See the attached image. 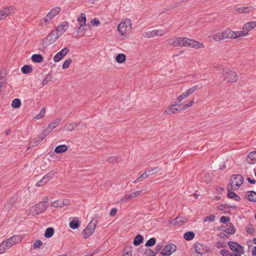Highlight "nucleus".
<instances>
[{"mask_svg":"<svg viewBox=\"0 0 256 256\" xmlns=\"http://www.w3.org/2000/svg\"><path fill=\"white\" fill-rule=\"evenodd\" d=\"M168 44L174 46H184L195 48L204 47L202 43L185 37H179L172 39L170 40Z\"/></svg>","mask_w":256,"mask_h":256,"instance_id":"1","label":"nucleus"},{"mask_svg":"<svg viewBox=\"0 0 256 256\" xmlns=\"http://www.w3.org/2000/svg\"><path fill=\"white\" fill-rule=\"evenodd\" d=\"M46 200L40 202L39 203L31 206L30 208V213L32 216L39 214L46 211L48 207L47 202L48 200V197H46Z\"/></svg>","mask_w":256,"mask_h":256,"instance_id":"2","label":"nucleus"},{"mask_svg":"<svg viewBox=\"0 0 256 256\" xmlns=\"http://www.w3.org/2000/svg\"><path fill=\"white\" fill-rule=\"evenodd\" d=\"M224 39L225 38H236L246 36L244 32H234L230 28H227L222 32Z\"/></svg>","mask_w":256,"mask_h":256,"instance_id":"3","label":"nucleus"},{"mask_svg":"<svg viewBox=\"0 0 256 256\" xmlns=\"http://www.w3.org/2000/svg\"><path fill=\"white\" fill-rule=\"evenodd\" d=\"M96 220H92L89 222L86 228L82 230V234L84 239L89 238L94 232L96 228Z\"/></svg>","mask_w":256,"mask_h":256,"instance_id":"4","label":"nucleus"},{"mask_svg":"<svg viewBox=\"0 0 256 256\" xmlns=\"http://www.w3.org/2000/svg\"><path fill=\"white\" fill-rule=\"evenodd\" d=\"M244 181V178L240 174H234L230 180V184L232 190H236L239 188Z\"/></svg>","mask_w":256,"mask_h":256,"instance_id":"5","label":"nucleus"},{"mask_svg":"<svg viewBox=\"0 0 256 256\" xmlns=\"http://www.w3.org/2000/svg\"><path fill=\"white\" fill-rule=\"evenodd\" d=\"M132 28V22L130 19H126L120 22L118 26L119 32L124 36L126 32Z\"/></svg>","mask_w":256,"mask_h":256,"instance_id":"6","label":"nucleus"},{"mask_svg":"<svg viewBox=\"0 0 256 256\" xmlns=\"http://www.w3.org/2000/svg\"><path fill=\"white\" fill-rule=\"evenodd\" d=\"M223 75L226 80L228 82H236L238 78V76L236 73L232 70L229 69H224L223 70Z\"/></svg>","mask_w":256,"mask_h":256,"instance_id":"7","label":"nucleus"},{"mask_svg":"<svg viewBox=\"0 0 256 256\" xmlns=\"http://www.w3.org/2000/svg\"><path fill=\"white\" fill-rule=\"evenodd\" d=\"M61 10L59 7H56L52 8L46 16L42 20V22L45 24L48 23L55 16L58 14Z\"/></svg>","mask_w":256,"mask_h":256,"instance_id":"8","label":"nucleus"},{"mask_svg":"<svg viewBox=\"0 0 256 256\" xmlns=\"http://www.w3.org/2000/svg\"><path fill=\"white\" fill-rule=\"evenodd\" d=\"M23 239V236L21 235H14L10 238L4 240V242L6 244L7 247L10 248L13 246L20 243Z\"/></svg>","mask_w":256,"mask_h":256,"instance_id":"9","label":"nucleus"},{"mask_svg":"<svg viewBox=\"0 0 256 256\" xmlns=\"http://www.w3.org/2000/svg\"><path fill=\"white\" fill-rule=\"evenodd\" d=\"M176 250V246L173 244L166 245L160 252V256H170Z\"/></svg>","mask_w":256,"mask_h":256,"instance_id":"10","label":"nucleus"},{"mask_svg":"<svg viewBox=\"0 0 256 256\" xmlns=\"http://www.w3.org/2000/svg\"><path fill=\"white\" fill-rule=\"evenodd\" d=\"M86 127L85 123H69L64 126V129L67 131L72 132L74 130H78L83 128H85Z\"/></svg>","mask_w":256,"mask_h":256,"instance_id":"11","label":"nucleus"},{"mask_svg":"<svg viewBox=\"0 0 256 256\" xmlns=\"http://www.w3.org/2000/svg\"><path fill=\"white\" fill-rule=\"evenodd\" d=\"M168 30H152L146 32L142 34L144 38H153L155 36H162L165 34L167 33Z\"/></svg>","mask_w":256,"mask_h":256,"instance_id":"12","label":"nucleus"},{"mask_svg":"<svg viewBox=\"0 0 256 256\" xmlns=\"http://www.w3.org/2000/svg\"><path fill=\"white\" fill-rule=\"evenodd\" d=\"M15 8L12 6L6 7L0 11V20L6 18L8 16L14 13Z\"/></svg>","mask_w":256,"mask_h":256,"instance_id":"13","label":"nucleus"},{"mask_svg":"<svg viewBox=\"0 0 256 256\" xmlns=\"http://www.w3.org/2000/svg\"><path fill=\"white\" fill-rule=\"evenodd\" d=\"M68 26L69 24L68 22L64 21L56 28V32L60 36L66 32Z\"/></svg>","mask_w":256,"mask_h":256,"instance_id":"14","label":"nucleus"},{"mask_svg":"<svg viewBox=\"0 0 256 256\" xmlns=\"http://www.w3.org/2000/svg\"><path fill=\"white\" fill-rule=\"evenodd\" d=\"M228 245L231 250L235 251L237 254H243L244 252V247L236 242H228Z\"/></svg>","mask_w":256,"mask_h":256,"instance_id":"15","label":"nucleus"},{"mask_svg":"<svg viewBox=\"0 0 256 256\" xmlns=\"http://www.w3.org/2000/svg\"><path fill=\"white\" fill-rule=\"evenodd\" d=\"M194 253L204 254L208 250V247L200 242H196L194 246Z\"/></svg>","mask_w":256,"mask_h":256,"instance_id":"16","label":"nucleus"},{"mask_svg":"<svg viewBox=\"0 0 256 256\" xmlns=\"http://www.w3.org/2000/svg\"><path fill=\"white\" fill-rule=\"evenodd\" d=\"M70 52V50L68 48H64L62 49L60 51L58 52L55 54L53 58V60L54 62H58L62 60L65 56H66Z\"/></svg>","mask_w":256,"mask_h":256,"instance_id":"17","label":"nucleus"},{"mask_svg":"<svg viewBox=\"0 0 256 256\" xmlns=\"http://www.w3.org/2000/svg\"><path fill=\"white\" fill-rule=\"evenodd\" d=\"M58 37L56 32L52 31L47 36L44 42L46 46L50 45L55 42Z\"/></svg>","mask_w":256,"mask_h":256,"instance_id":"18","label":"nucleus"},{"mask_svg":"<svg viewBox=\"0 0 256 256\" xmlns=\"http://www.w3.org/2000/svg\"><path fill=\"white\" fill-rule=\"evenodd\" d=\"M78 21L80 23V26L78 28V32H80L81 30H84V28L83 27L86 24V16L84 14H80V16L78 17Z\"/></svg>","mask_w":256,"mask_h":256,"instance_id":"19","label":"nucleus"},{"mask_svg":"<svg viewBox=\"0 0 256 256\" xmlns=\"http://www.w3.org/2000/svg\"><path fill=\"white\" fill-rule=\"evenodd\" d=\"M69 201L68 200H59L54 202L52 206L54 208H62L64 206L69 205Z\"/></svg>","mask_w":256,"mask_h":256,"instance_id":"20","label":"nucleus"},{"mask_svg":"<svg viewBox=\"0 0 256 256\" xmlns=\"http://www.w3.org/2000/svg\"><path fill=\"white\" fill-rule=\"evenodd\" d=\"M256 27V22L252 21L248 22L246 23L243 26V30L242 32H244L246 33V35L248 32L250 30H252Z\"/></svg>","mask_w":256,"mask_h":256,"instance_id":"21","label":"nucleus"},{"mask_svg":"<svg viewBox=\"0 0 256 256\" xmlns=\"http://www.w3.org/2000/svg\"><path fill=\"white\" fill-rule=\"evenodd\" d=\"M228 228H226L225 226H222L221 227L222 231L228 234H234L236 232V229L234 226V225L232 223H229L227 225Z\"/></svg>","mask_w":256,"mask_h":256,"instance_id":"22","label":"nucleus"},{"mask_svg":"<svg viewBox=\"0 0 256 256\" xmlns=\"http://www.w3.org/2000/svg\"><path fill=\"white\" fill-rule=\"evenodd\" d=\"M246 160L249 164H254L256 161V151L250 152L246 156Z\"/></svg>","mask_w":256,"mask_h":256,"instance_id":"23","label":"nucleus"},{"mask_svg":"<svg viewBox=\"0 0 256 256\" xmlns=\"http://www.w3.org/2000/svg\"><path fill=\"white\" fill-rule=\"evenodd\" d=\"M156 172H153L150 173V170H146L140 176H139L138 178H136L134 181V183L136 184L141 180H142L143 179H145L146 178H148L149 176L152 175L154 174H155Z\"/></svg>","mask_w":256,"mask_h":256,"instance_id":"24","label":"nucleus"},{"mask_svg":"<svg viewBox=\"0 0 256 256\" xmlns=\"http://www.w3.org/2000/svg\"><path fill=\"white\" fill-rule=\"evenodd\" d=\"M246 198L249 201L256 202V192L254 190L248 192Z\"/></svg>","mask_w":256,"mask_h":256,"instance_id":"25","label":"nucleus"},{"mask_svg":"<svg viewBox=\"0 0 256 256\" xmlns=\"http://www.w3.org/2000/svg\"><path fill=\"white\" fill-rule=\"evenodd\" d=\"M228 192L227 196L228 198L233 199L234 200L239 202L240 200V198L239 196L236 194L234 192L230 190L229 188H228Z\"/></svg>","mask_w":256,"mask_h":256,"instance_id":"26","label":"nucleus"},{"mask_svg":"<svg viewBox=\"0 0 256 256\" xmlns=\"http://www.w3.org/2000/svg\"><path fill=\"white\" fill-rule=\"evenodd\" d=\"M68 148L66 144L60 145L54 148V152L56 154H60L66 152Z\"/></svg>","mask_w":256,"mask_h":256,"instance_id":"27","label":"nucleus"},{"mask_svg":"<svg viewBox=\"0 0 256 256\" xmlns=\"http://www.w3.org/2000/svg\"><path fill=\"white\" fill-rule=\"evenodd\" d=\"M41 141L42 140L38 136L32 139L29 143L28 148L38 146Z\"/></svg>","mask_w":256,"mask_h":256,"instance_id":"28","label":"nucleus"},{"mask_svg":"<svg viewBox=\"0 0 256 256\" xmlns=\"http://www.w3.org/2000/svg\"><path fill=\"white\" fill-rule=\"evenodd\" d=\"M236 10L239 14H248L252 12V9L250 7L244 6L238 8Z\"/></svg>","mask_w":256,"mask_h":256,"instance_id":"29","label":"nucleus"},{"mask_svg":"<svg viewBox=\"0 0 256 256\" xmlns=\"http://www.w3.org/2000/svg\"><path fill=\"white\" fill-rule=\"evenodd\" d=\"M178 112L176 107V104H174L172 106L169 108L166 109L164 111V113L168 114H176Z\"/></svg>","mask_w":256,"mask_h":256,"instance_id":"30","label":"nucleus"},{"mask_svg":"<svg viewBox=\"0 0 256 256\" xmlns=\"http://www.w3.org/2000/svg\"><path fill=\"white\" fill-rule=\"evenodd\" d=\"M135 198L133 192H132L129 194H126L124 195L121 198L120 201L122 202H126L130 200Z\"/></svg>","mask_w":256,"mask_h":256,"instance_id":"31","label":"nucleus"},{"mask_svg":"<svg viewBox=\"0 0 256 256\" xmlns=\"http://www.w3.org/2000/svg\"><path fill=\"white\" fill-rule=\"evenodd\" d=\"M32 60L33 62L40 63L42 62L43 57L40 54H34L32 56Z\"/></svg>","mask_w":256,"mask_h":256,"instance_id":"32","label":"nucleus"},{"mask_svg":"<svg viewBox=\"0 0 256 256\" xmlns=\"http://www.w3.org/2000/svg\"><path fill=\"white\" fill-rule=\"evenodd\" d=\"M143 236L140 234H138L134 238L133 244L135 246L140 245L143 242Z\"/></svg>","mask_w":256,"mask_h":256,"instance_id":"33","label":"nucleus"},{"mask_svg":"<svg viewBox=\"0 0 256 256\" xmlns=\"http://www.w3.org/2000/svg\"><path fill=\"white\" fill-rule=\"evenodd\" d=\"M6 72L5 70L2 69L0 70V86H2L3 84L6 80Z\"/></svg>","mask_w":256,"mask_h":256,"instance_id":"34","label":"nucleus"},{"mask_svg":"<svg viewBox=\"0 0 256 256\" xmlns=\"http://www.w3.org/2000/svg\"><path fill=\"white\" fill-rule=\"evenodd\" d=\"M60 118H56L50 124H49L48 127L47 128L49 129L50 132L52 131V130L54 128L60 123Z\"/></svg>","mask_w":256,"mask_h":256,"instance_id":"35","label":"nucleus"},{"mask_svg":"<svg viewBox=\"0 0 256 256\" xmlns=\"http://www.w3.org/2000/svg\"><path fill=\"white\" fill-rule=\"evenodd\" d=\"M55 175V172L54 171H50L48 172L46 176H44L42 178L44 180L46 181L47 183L49 180L52 179Z\"/></svg>","mask_w":256,"mask_h":256,"instance_id":"36","label":"nucleus"},{"mask_svg":"<svg viewBox=\"0 0 256 256\" xmlns=\"http://www.w3.org/2000/svg\"><path fill=\"white\" fill-rule=\"evenodd\" d=\"M212 38L216 42H219L224 40L222 32H218L214 35Z\"/></svg>","mask_w":256,"mask_h":256,"instance_id":"37","label":"nucleus"},{"mask_svg":"<svg viewBox=\"0 0 256 256\" xmlns=\"http://www.w3.org/2000/svg\"><path fill=\"white\" fill-rule=\"evenodd\" d=\"M117 62L121 64L124 62L126 60V55L123 54H118L116 58Z\"/></svg>","mask_w":256,"mask_h":256,"instance_id":"38","label":"nucleus"},{"mask_svg":"<svg viewBox=\"0 0 256 256\" xmlns=\"http://www.w3.org/2000/svg\"><path fill=\"white\" fill-rule=\"evenodd\" d=\"M21 70L23 74H28L31 72L32 69L31 66L29 65H25L22 68Z\"/></svg>","mask_w":256,"mask_h":256,"instance_id":"39","label":"nucleus"},{"mask_svg":"<svg viewBox=\"0 0 256 256\" xmlns=\"http://www.w3.org/2000/svg\"><path fill=\"white\" fill-rule=\"evenodd\" d=\"M80 225V222L78 220H74L70 222V227L73 230L78 228Z\"/></svg>","mask_w":256,"mask_h":256,"instance_id":"40","label":"nucleus"},{"mask_svg":"<svg viewBox=\"0 0 256 256\" xmlns=\"http://www.w3.org/2000/svg\"><path fill=\"white\" fill-rule=\"evenodd\" d=\"M194 234L192 232H186L184 235V239L186 240H192L194 237Z\"/></svg>","mask_w":256,"mask_h":256,"instance_id":"41","label":"nucleus"},{"mask_svg":"<svg viewBox=\"0 0 256 256\" xmlns=\"http://www.w3.org/2000/svg\"><path fill=\"white\" fill-rule=\"evenodd\" d=\"M54 233V228H48L46 229L44 236L46 238H50L52 236Z\"/></svg>","mask_w":256,"mask_h":256,"instance_id":"42","label":"nucleus"},{"mask_svg":"<svg viewBox=\"0 0 256 256\" xmlns=\"http://www.w3.org/2000/svg\"><path fill=\"white\" fill-rule=\"evenodd\" d=\"M50 132V130L46 128L42 131L38 137L42 140Z\"/></svg>","mask_w":256,"mask_h":256,"instance_id":"43","label":"nucleus"},{"mask_svg":"<svg viewBox=\"0 0 256 256\" xmlns=\"http://www.w3.org/2000/svg\"><path fill=\"white\" fill-rule=\"evenodd\" d=\"M21 106V102L18 98H15L12 103V106L14 108H19Z\"/></svg>","mask_w":256,"mask_h":256,"instance_id":"44","label":"nucleus"},{"mask_svg":"<svg viewBox=\"0 0 256 256\" xmlns=\"http://www.w3.org/2000/svg\"><path fill=\"white\" fill-rule=\"evenodd\" d=\"M52 76L51 74H48L45 78H44L42 80V84L43 86L46 85L49 82H50L52 80Z\"/></svg>","mask_w":256,"mask_h":256,"instance_id":"45","label":"nucleus"},{"mask_svg":"<svg viewBox=\"0 0 256 256\" xmlns=\"http://www.w3.org/2000/svg\"><path fill=\"white\" fill-rule=\"evenodd\" d=\"M156 242V240L154 238L149 239L145 244V246L146 247H152L154 246Z\"/></svg>","mask_w":256,"mask_h":256,"instance_id":"46","label":"nucleus"},{"mask_svg":"<svg viewBox=\"0 0 256 256\" xmlns=\"http://www.w3.org/2000/svg\"><path fill=\"white\" fill-rule=\"evenodd\" d=\"M8 249V248L4 240L0 244V254L4 253Z\"/></svg>","mask_w":256,"mask_h":256,"instance_id":"47","label":"nucleus"},{"mask_svg":"<svg viewBox=\"0 0 256 256\" xmlns=\"http://www.w3.org/2000/svg\"><path fill=\"white\" fill-rule=\"evenodd\" d=\"M46 112V109L44 108H42L40 113L34 116V118L36 120H39L44 116Z\"/></svg>","mask_w":256,"mask_h":256,"instance_id":"48","label":"nucleus"},{"mask_svg":"<svg viewBox=\"0 0 256 256\" xmlns=\"http://www.w3.org/2000/svg\"><path fill=\"white\" fill-rule=\"evenodd\" d=\"M144 254L146 256H155L156 252L150 248H147L144 252Z\"/></svg>","mask_w":256,"mask_h":256,"instance_id":"49","label":"nucleus"},{"mask_svg":"<svg viewBox=\"0 0 256 256\" xmlns=\"http://www.w3.org/2000/svg\"><path fill=\"white\" fill-rule=\"evenodd\" d=\"M121 160V158L119 156H112L108 158V161L109 162H117Z\"/></svg>","mask_w":256,"mask_h":256,"instance_id":"50","label":"nucleus"},{"mask_svg":"<svg viewBox=\"0 0 256 256\" xmlns=\"http://www.w3.org/2000/svg\"><path fill=\"white\" fill-rule=\"evenodd\" d=\"M72 62V60L71 58H68V59L66 60L64 62V63L62 65V69L64 70V69L68 68L69 67L70 64H71Z\"/></svg>","mask_w":256,"mask_h":256,"instance_id":"51","label":"nucleus"},{"mask_svg":"<svg viewBox=\"0 0 256 256\" xmlns=\"http://www.w3.org/2000/svg\"><path fill=\"white\" fill-rule=\"evenodd\" d=\"M122 256H132L130 248H125L123 250Z\"/></svg>","mask_w":256,"mask_h":256,"instance_id":"52","label":"nucleus"},{"mask_svg":"<svg viewBox=\"0 0 256 256\" xmlns=\"http://www.w3.org/2000/svg\"><path fill=\"white\" fill-rule=\"evenodd\" d=\"M182 218H176L174 220V225H182L184 222L182 220Z\"/></svg>","mask_w":256,"mask_h":256,"instance_id":"53","label":"nucleus"},{"mask_svg":"<svg viewBox=\"0 0 256 256\" xmlns=\"http://www.w3.org/2000/svg\"><path fill=\"white\" fill-rule=\"evenodd\" d=\"M42 244H43L40 240H38L34 244L33 248L34 249L40 248L42 246Z\"/></svg>","mask_w":256,"mask_h":256,"instance_id":"54","label":"nucleus"},{"mask_svg":"<svg viewBox=\"0 0 256 256\" xmlns=\"http://www.w3.org/2000/svg\"><path fill=\"white\" fill-rule=\"evenodd\" d=\"M198 88V86H194L186 90L187 93H188L189 95L192 94Z\"/></svg>","mask_w":256,"mask_h":256,"instance_id":"55","label":"nucleus"},{"mask_svg":"<svg viewBox=\"0 0 256 256\" xmlns=\"http://www.w3.org/2000/svg\"><path fill=\"white\" fill-rule=\"evenodd\" d=\"M215 220V216L213 214L206 216L204 219V222H213Z\"/></svg>","mask_w":256,"mask_h":256,"instance_id":"56","label":"nucleus"},{"mask_svg":"<svg viewBox=\"0 0 256 256\" xmlns=\"http://www.w3.org/2000/svg\"><path fill=\"white\" fill-rule=\"evenodd\" d=\"M230 220V218L227 216H222L220 219V222L223 224H227Z\"/></svg>","mask_w":256,"mask_h":256,"instance_id":"57","label":"nucleus"},{"mask_svg":"<svg viewBox=\"0 0 256 256\" xmlns=\"http://www.w3.org/2000/svg\"><path fill=\"white\" fill-rule=\"evenodd\" d=\"M163 247V244L162 243H158L154 249V252H156V254L158 253V252L161 250L162 248Z\"/></svg>","mask_w":256,"mask_h":256,"instance_id":"58","label":"nucleus"},{"mask_svg":"<svg viewBox=\"0 0 256 256\" xmlns=\"http://www.w3.org/2000/svg\"><path fill=\"white\" fill-rule=\"evenodd\" d=\"M46 184V181L44 180L43 178H42L40 180L36 182V186L38 187L42 186Z\"/></svg>","mask_w":256,"mask_h":256,"instance_id":"59","label":"nucleus"},{"mask_svg":"<svg viewBox=\"0 0 256 256\" xmlns=\"http://www.w3.org/2000/svg\"><path fill=\"white\" fill-rule=\"evenodd\" d=\"M246 232L248 233L252 234L254 232V228L252 224H249L246 226Z\"/></svg>","mask_w":256,"mask_h":256,"instance_id":"60","label":"nucleus"},{"mask_svg":"<svg viewBox=\"0 0 256 256\" xmlns=\"http://www.w3.org/2000/svg\"><path fill=\"white\" fill-rule=\"evenodd\" d=\"M194 104V101L193 100L188 101L187 103L185 102L184 104V108L186 109L190 106H191Z\"/></svg>","mask_w":256,"mask_h":256,"instance_id":"61","label":"nucleus"},{"mask_svg":"<svg viewBox=\"0 0 256 256\" xmlns=\"http://www.w3.org/2000/svg\"><path fill=\"white\" fill-rule=\"evenodd\" d=\"M228 234L224 232H220L218 234V236L220 238H228Z\"/></svg>","mask_w":256,"mask_h":256,"instance_id":"62","label":"nucleus"},{"mask_svg":"<svg viewBox=\"0 0 256 256\" xmlns=\"http://www.w3.org/2000/svg\"><path fill=\"white\" fill-rule=\"evenodd\" d=\"M176 104V107H177V109H178V112L186 110L185 108H184V104Z\"/></svg>","mask_w":256,"mask_h":256,"instance_id":"63","label":"nucleus"},{"mask_svg":"<svg viewBox=\"0 0 256 256\" xmlns=\"http://www.w3.org/2000/svg\"><path fill=\"white\" fill-rule=\"evenodd\" d=\"M225 246V242H218L216 246L218 248H222Z\"/></svg>","mask_w":256,"mask_h":256,"instance_id":"64","label":"nucleus"}]
</instances>
